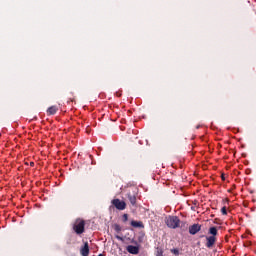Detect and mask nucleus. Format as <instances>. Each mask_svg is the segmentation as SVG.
Masks as SVG:
<instances>
[{
	"label": "nucleus",
	"mask_w": 256,
	"mask_h": 256,
	"mask_svg": "<svg viewBox=\"0 0 256 256\" xmlns=\"http://www.w3.org/2000/svg\"><path fill=\"white\" fill-rule=\"evenodd\" d=\"M165 224L169 229H177L181 227V220L177 216H167L165 218Z\"/></svg>",
	"instance_id": "nucleus-1"
},
{
	"label": "nucleus",
	"mask_w": 256,
	"mask_h": 256,
	"mask_svg": "<svg viewBox=\"0 0 256 256\" xmlns=\"http://www.w3.org/2000/svg\"><path fill=\"white\" fill-rule=\"evenodd\" d=\"M73 230L77 235H83V233H85V220L81 218L76 219Z\"/></svg>",
	"instance_id": "nucleus-2"
},
{
	"label": "nucleus",
	"mask_w": 256,
	"mask_h": 256,
	"mask_svg": "<svg viewBox=\"0 0 256 256\" xmlns=\"http://www.w3.org/2000/svg\"><path fill=\"white\" fill-rule=\"evenodd\" d=\"M111 204L118 209V211H125L127 209V203L125 201L120 200L119 198H115L111 201Z\"/></svg>",
	"instance_id": "nucleus-3"
},
{
	"label": "nucleus",
	"mask_w": 256,
	"mask_h": 256,
	"mask_svg": "<svg viewBox=\"0 0 256 256\" xmlns=\"http://www.w3.org/2000/svg\"><path fill=\"white\" fill-rule=\"evenodd\" d=\"M127 198L133 207H135V205H137V190H136V188L132 189L131 191H129L127 193Z\"/></svg>",
	"instance_id": "nucleus-4"
},
{
	"label": "nucleus",
	"mask_w": 256,
	"mask_h": 256,
	"mask_svg": "<svg viewBox=\"0 0 256 256\" xmlns=\"http://www.w3.org/2000/svg\"><path fill=\"white\" fill-rule=\"evenodd\" d=\"M201 231V224H193L189 226L190 235H197Z\"/></svg>",
	"instance_id": "nucleus-5"
},
{
	"label": "nucleus",
	"mask_w": 256,
	"mask_h": 256,
	"mask_svg": "<svg viewBox=\"0 0 256 256\" xmlns=\"http://www.w3.org/2000/svg\"><path fill=\"white\" fill-rule=\"evenodd\" d=\"M206 241V247L208 249H211V247H213V245H215V243L217 242V238L215 236H207Z\"/></svg>",
	"instance_id": "nucleus-6"
},
{
	"label": "nucleus",
	"mask_w": 256,
	"mask_h": 256,
	"mask_svg": "<svg viewBox=\"0 0 256 256\" xmlns=\"http://www.w3.org/2000/svg\"><path fill=\"white\" fill-rule=\"evenodd\" d=\"M80 254L82 256H89V242H85L84 245L80 248Z\"/></svg>",
	"instance_id": "nucleus-7"
},
{
	"label": "nucleus",
	"mask_w": 256,
	"mask_h": 256,
	"mask_svg": "<svg viewBox=\"0 0 256 256\" xmlns=\"http://www.w3.org/2000/svg\"><path fill=\"white\" fill-rule=\"evenodd\" d=\"M126 250L131 255H139V248L137 246L129 245L127 246Z\"/></svg>",
	"instance_id": "nucleus-8"
},
{
	"label": "nucleus",
	"mask_w": 256,
	"mask_h": 256,
	"mask_svg": "<svg viewBox=\"0 0 256 256\" xmlns=\"http://www.w3.org/2000/svg\"><path fill=\"white\" fill-rule=\"evenodd\" d=\"M59 111V108L57 106H50L46 113L47 115H55Z\"/></svg>",
	"instance_id": "nucleus-9"
},
{
	"label": "nucleus",
	"mask_w": 256,
	"mask_h": 256,
	"mask_svg": "<svg viewBox=\"0 0 256 256\" xmlns=\"http://www.w3.org/2000/svg\"><path fill=\"white\" fill-rule=\"evenodd\" d=\"M131 226H132V227H135V228H139V229H143V227H145V226L143 225V222H141V221H135V220H132V221H131Z\"/></svg>",
	"instance_id": "nucleus-10"
},
{
	"label": "nucleus",
	"mask_w": 256,
	"mask_h": 256,
	"mask_svg": "<svg viewBox=\"0 0 256 256\" xmlns=\"http://www.w3.org/2000/svg\"><path fill=\"white\" fill-rule=\"evenodd\" d=\"M218 233L217 227L213 226L209 228V234L212 235L211 237H217Z\"/></svg>",
	"instance_id": "nucleus-11"
},
{
	"label": "nucleus",
	"mask_w": 256,
	"mask_h": 256,
	"mask_svg": "<svg viewBox=\"0 0 256 256\" xmlns=\"http://www.w3.org/2000/svg\"><path fill=\"white\" fill-rule=\"evenodd\" d=\"M156 256H163V249L161 247L156 248Z\"/></svg>",
	"instance_id": "nucleus-12"
},
{
	"label": "nucleus",
	"mask_w": 256,
	"mask_h": 256,
	"mask_svg": "<svg viewBox=\"0 0 256 256\" xmlns=\"http://www.w3.org/2000/svg\"><path fill=\"white\" fill-rule=\"evenodd\" d=\"M114 231H116V233H121V226L119 224H115Z\"/></svg>",
	"instance_id": "nucleus-13"
},
{
	"label": "nucleus",
	"mask_w": 256,
	"mask_h": 256,
	"mask_svg": "<svg viewBox=\"0 0 256 256\" xmlns=\"http://www.w3.org/2000/svg\"><path fill=\"white\" fill-rule=\"evenodd\" d=\"M122 221H123L124 223H127V221H129V215H128V214H123V216H122Z\"/></svg>",
	"instance_id": "nucleus-14"
},
{
	"label": "nucleus",
	"mask_w": 256,
	"mask_h": 256,
	"mask_svg": "<svg viewBox=\"0 0 256 256\" xmlns=\"http://www.w3.org/2000/svg\"><path fill=\"white\" fill-rule=\"evenodd\" d=\"M221 213H222V215H227V207H222V209H221Z\"/></svg>",
	"instance_id": "nucleus-15"
},
{
	"label": "nucleus",
	"mask_w": 256,
	"mask_h": 256,
	"mask_svg": "<svg viewBox=\"0 0 256 256\" xmlns=\"http://www.w3.org/2000/svg\"><path fill=\"white\" fill-rule=\"evenodd\" d=\"M171 253H173L174 255H179V250L178 249H172Z\"/></svg>",
	"instance_id": "nucleus-16"
},
{
	"label": "nucleus",
	"mask_w": 256,
	"mask_h": 256,
	"mask_svg": "<svg viewBox=\"0 0 256 256\" xmlns=\"http://www.w3.org/2000/svg\"><path fill=\"white\" fill-rule=\"evenodd\" d=\"M116 239H118V241H123V237H121L119 235L116 236Z\"/></svg>",
	"instance_id": "nucleus-17"
},
{
	"label": "nucleus",
	"mask_w": 256,
	"mask_h": 256,
	"mask_svg": "<svg viewBox=\"0 0 256 256\" xmlns=\"http://www.w3.org/2000/svg\"><path fill=\"white\" fill-rule=\"evenodd\" d=\"M30 167H35V162H30Z\"/></svg>",
	"instance_id": "nucleus-18"
},
{
	"label": "nucleus",
	"mask_w": 256,
	"mask_h": 256,
	"mask_svg": "<svg viewBox=\"0 0 256 256\" xmlns=\"http://www.w3.org/2000/svg\"><path fill=\"white\" fill-rule=\"evenodd\" d=\"M221 179H222V181H225V174L221 175Z\"/></svg>",
	"instance_id": "nucleus-19"
},
{
	"label": "nucleus",
	"mask_w": 256,
	"mask_h": 256,
	"mask_svg": "<svg viewBox=\"0 0 256 256\" xmlns=\"http://www.w3.org/2000/svg\"><path fill=\"white\" fill-rule=\"evenodd\" d=\"M200 237H202V238H203V237H205V235H202V236H200Z\"/></svg>",
	"instance_id": "nucleus-20"
}]
</instances>
